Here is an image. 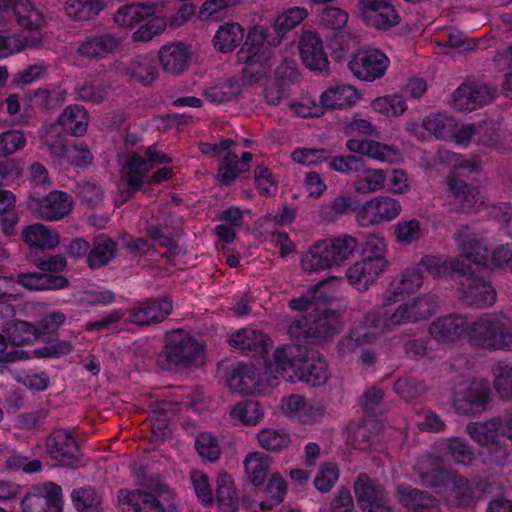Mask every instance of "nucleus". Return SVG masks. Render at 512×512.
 I'll return each mask as SVG.
<instances>
[{"label": "nucleus", "instance_id": "nucleus-1", "mask_svg": "<svg viewBox=\"0 0 512 512\" xmlns=\"http://www.w3.org/2000/svg\"><path fill=\"white\" fill-rule=\"evenodd\" d=\"M159 368L169 372H181L204 363V346L182 329L165 334L164 346L157 356Z\"/></svg>", "mask_w": 512, "mask_h": 512}, {"label": "nucleus", "instance_id": "nucleus-2", "mask_svg": "<svg viewBox=\"0 0 512 512\" xmlns=\"http://www.w3.org/2000/svg\"><path fill=\"white\" fill-rule=\"evenodd\" d=\"M468 343L486 351H512V321L504 314H485L470 323Z\"/></svg>", "mask_w": 512, "mask_h": 512}, {"label": "nucleus", "instance_id": "nucleus-3", "mask_svg": "<svg viewBox=\"0 0 512 512\" xmlns=\"http://www.w3.org/2000/svg\"><path fill=\"white\" fill-rule=\"evenodd\" d=\"M358 247V240L347 234L333 239L319 240L302 256V269L312 273L340 266L353 256Z\"/></svg>", "mask_w": 512, "mask_h": 512}, {"label": "nucleus", "instance_id": "nucleus-4", "mask_svg": "<svg viewBox=\"0 0 512 512\" xmlns=\"http://www.w3.org/2000/svg\"><path fill=\"white\" fill-rule=\"evenodd\" d=\"M171 162L168 155L148 148L144 155L137 153L130 155L121 169V178L118 182V194L115 202L122 205L130 200L143 186L145 175L152 169L154 163L164 164Z\"/></svg>", "mask_w": 512, "mask_h": 512}, {"label": "nucleus", "instance_id": "nucleus-5", "mask_svg": "<svg viewBox=\"0 0 512 512\" xmlns=\"http://www.w3.org/2000/svg\"><path fill=\"white\" fill-rule=\"evenodd\" d=\"M343 327L340 314L331 309H313L309 318L295 319L288 333L292 338L307 343H322L338 334Z\"/></svg>", "mask_w": 512, "mask_h": 512}, {"label": "nucleus", "instance_id": "nucleus-6", "mask_svg": "<svg viewBox=\"0 0 512 512\" xmlns=\"http://www.w3.org/2000/svg\"><path fill=\"white\" fill-rule=\"evenodd\" d=\"M154 494L140 490H120L118 501L125 512H173L177 506L174 495L164 484H157L153 489Z\"/></svg>", "mask_w": 512, "mask_h": 512}, {"label": "nucleus", "instance_id": "nucleus-7", "mask_svg": "<svg viewBox=\"0 0 512 512\" xmlns=\"http://www.w3.org/2000/svg\"><path fill=\"white\" fill-rule=\"evenodd\" d=\"M466 432L477 444L488 449L495 462L508 457V447L501 441V422L496 417L486 422L469 423Z\"/></svg>", "mask_w": 512, "mask_h": 512}, {"label": "nucleus", "instance_id": "nucleus-8", "mask_svg": "<svg viewBox=\"0 0 512 512\" xmlns=\"http://www.w3.org/2000/svg\"><path fill=\"white\" fill-rule=\"evenodd\" d=\"M22 512H62V488L45 482L33 485L21 501Z\"/></svg>", "mask_w": 512, "mask_h": 512}, {"label": "nucleus", "instance_id": "nucleus-9", "mask_svg": "<svg viewBox=\"0 0 512 512\" xmlns=\"http://www.w3.org/2000/svg\"><path fill=\"white\" fill-rule=\"evenodd\" d=\"M173 310V301L167 296L150 297L137 301L128 310L129 321L138 326H150L162 323Z\"/></svg>", "mask_w": 512, "mask_h": 512}, {"label": "nucleus", "instance_id": "nucleus-10", "mask_svg": "<svg viewBox=\"0 0 512 512\" xmlns=\"http://www.w3.org/2000/svg\"><path fill=\"white\" fill-rule=\"evenodd\" d=\"M358 10L366 25L380 31H388L401 22L392 0H358Z\"/></svg>", "mask_w": 512, "mask_h": 512}, {"label": "nucleus", "instance_id": "nucleus-11", "mask_svg": "<svg viewBox=\"0 0 512 512\" xmlns=\"http://www.w3.org/2000/svg\"><path fill=\"white\" fill-rule=\"evenodd\" d=\"M461 273L460 296L459 300L467 307L484 309L491 307L496 301V291L492 285L484 278L478 277L473 273Z\"/></svg>", "mask_w": 512, "mask_h": 512}, {"label": "nucleus", "instance_id": "nucleus-12", "mask_svg": "<svg viewBox=\"0 0 512 512\" xmlns=\"http://www.w3.org/2000/svg\"><path fill=\"white\" fill-rule=\"evenodd\" d=\"M389 65L388 56L376 48L359 50L348 64L355 77L369 82L382 78Z\"/></svg>", "mask_w": 512, "mask_h": 512}, {"label": "nucleus", "instance_id": "nucleus-13", "mask_svg": "<svg viewBox=\"0 0 512 512\" xmlns=\"http://www.w3.org/2000/svg\"><path fill=\"white\" fill-rule=\"evenodd\" d=\"M400 203L389 196H377L366 201L356 210L361 227H369L395 219L401 213Z\"/></svg>", "mask_w": 512, "mask_h": 512}, {"label": "nucleus", "instance_id": "nucleus-14", "mask_svg": "<svg viewBox=\"0 0 512 512\" xmlns=\"http://www.w3.org/2000/svg\"><path fill=\"white\" fill-rule=\"evenodd\" d=\"M354 492L364 512H392L386 491L366 473H360L356 478Z\"/></svg>", "mask_w": 512, "mask_h": 512}, {"label": "nucleus", "instance_id": "nucleus-15", "mask_svg": "<svg viewBox=\"0 0 512 512\" xmlns=\"http://www.w3.org/2000/svg\"><path fill=\"white\" fill-rule=\"evenodd\" d=\"M73 205L72 197L63 191H52L45 198H31V208L45 221H57L67 216Z\"/></svg>", "mask_w": 512, "mask_h": 512}, {"label": "nucleus", "instance_id": "nucleus-16", "mask_svg": "<svg viewBox=\"0 0 512 512\" xmlns=\"http://www.w3.org/2000/svg\"><path fill=\"white\" fill-rule=\"evenodd\" d=\"M47 452L63 466H74L80 460L75 438L64 429H55L47 438Z\"/></svg>", "mask_w": 512, "mask_h": 512}, {"label": "nucleus", "instance_id": "nucleus-17", "mask_svg": "<svg viewBox=\"0 0 512 512\" xmlns=\"http://www.w3.org/2000/svg\"><path fill=\"white\" fill-rule=\"evenodd\" d=\"M303 64L311 71H325L329 67L327 54L320 36L313 31H305L298 42Z\"/></svg>", "mask_w": 512, "mask_h": 512}, {"label": "nucleus", "instance_id": "nucleus-18", "mask_svg": "<svg viewBox=\"0 0 512 512\" xmlns=\"http://www.w3.org/2000/svg\"><path fill=\"white\" fill-rule=\"evenodd\" d=\"M329 375L328 363L323 355L306 347L304 359L296 370V379L311 387H317L324 385Z\"/></svg>", "mask_w": 512, "mask_h": 512}, {"label": "nucleus", "instance_id": "nucleus-19", "mask_svg": "<svg viewBox=\"0 0 512 512\" xmlns=\"http://www.w3.org/2000/svg\"><path fill=\"white\" fill-rule=\"evenodd\" d=\"M455 240L463 257L477 265L487 264L491 256L490 251L484 240L471 231L468 224L459 226L455 233Z\"/></svg>", "mask_w": 512, "mask_h": 512}, {"label": "nucleus", "instance_id": "nucleus-20", "mask_svg": "<svg viewBox=\"0 0 512 512\" xmlns=\"http://www.w3.org/2000/svg\"><path fill=\"white\" fill-rule=\"evenodd\" d=\"M123 38L114 33H101L86 37L77 52L85 57L105 58L121 50Z\"/></svg>", "mask_w": 512, "mask_h": 512}, {"label": "nucleus", "instance_id": "nucleus-21", "mask_svg": "<svg viewBox=\"0 0 512 512\" xmlns=\"http://www.w3.org/2000/svg\"><path fill=\"white\" fill-rule=\"evenodd\" d=\"M306 347L303 345H285L278 347L274 352V371L276 377H282L293 381L296 378V370L304 359Z\"/></svg>", "mask_w": 512, "mask_h": 512}, {"label": "nucleus", "instance_id": "nucleus-22", "mask_svg": "<svg viewBox=\"0 0 512 512\" xmlns=\"http://www.w3.org/2000/svg\"><path fill=\"white\" fill-rule=\"evenodd\" d=\"M229 344L240 352L255 357L268 352L270 339L259 330L244 328L231 335Z\"/></svg>", "mask_w": 512, "mask_h": 512}, {"label": "nucleus", "instance_id": "nucleus-23", "mask_svg": "<svg viewBox=\"0 0 512 512\" xmlns=\"http://www.w3.org/2000/svg\"><path fill=\"white\" fill-rule=\"evenodd\" d=\"M470 323L459 314H450L434 321L429 328L430 334L438 341L452 342L462 335L468 337Z\"/></svg>", "mask_w": 512, "mask_h": 512}, {"label": "nucleus", "instance_id": "nucleus-24", "mask_svg": "<svg viewBox=\"0 0 512 512\" xmlns=\"http://www.w3.org/2000/svg\"><path fill=\"white\" fill-rule=\"evenodd\" d=\"M191 55L190 48L183 43L164 45L158 53L163 70L174 76L180 75L188 69Z\"/></svg>", "mask_w": 512, "mask_h": 512}, {"label": "nucleus", "instance_id": "nucleus-25", "mask_svg": "<svg viewBox=\"0 0 512 512\" xmlns=\"http://www.w3.org/2000/svg\"><path fill=\"white\" fill-rule=\"evenodd\" d=\"M384 270L380 267V262H371L363 258L346 270V278L355 289L364 292L377 281Z\"/></svg>", "mask_w": 512, "mask_h": 512}, {"label": "nucleus", "instance_id": "nucleus-26", "mask_svg": "<svg viewBox=\"0 0 512 512\" xmlns=\"http://www.w3.org/2000/svg\"><path fill=\"white\" fill-rule=\"evenodd\" d=\"M431 315L430 304L426 300L418 298L413 302L399 305L393 313L388 315V318L392 329L404 324L417 323Z\"/></svg>", "mask_w": 512, "mask_h": 512}, {"label": "nucleus", "instance_id": "nucleus-27", "mask_svg": "<svg viewBox=\"0 0 512 512\" xmlns=\"http://www.w3.org/2000/svg\"><path fill=\"white\" fill-rule=\"evenodd\" d=\"M259 384L260 373L253 364L239 363L227 377L228 387L239 394L252 393Z\"/></svg>", "mask_w": 512, "mask_h": 512}, {"label": "nucleus", "instance_id": "nucleus-28", "mask_svg": "<svg viewBox=\"0 0 512 512\" xmlns=\"http://www.w3.org/2000/svg\"><path fill=\"white\" fill-rule=\"evenodd\" d=\"M272 57V53H262L255 57L238 58V61L243 64V82L253 85L268 78L273 65Z\"/></svg>", "mask_w": 512, "mask_h": 512}, {"label": "nucleus", "instance_id": "nucleus-29", "mask_svg": "<svg viewBox=\"0 0 512 512\" xmlns=\"http://www.w3.org/2000/svg\"><path fill=\"white\" fill-rule=\"evenodd\" d=\"M377 337L361 318L351 326L348 334L342 337L337 345L336 350L340 356H346L354 352L359 346L370 343Z\"/></svg>", "mask_w": 512, "mask_h": 512}, {"label": "nucleus", "instance_id": "nucleus-30", "mask_svg": "<svg viewBox=\"0 0 512 512\" xmlns=\"http://www.w3.org/2000/svg\"><path fill=\"white\" fill-rule=\"evenodd\" d=\"M449 196L459 204L461 211H469L479 200V191L472 184L458 177L455 173L446 179Z\"/></svg>", "mask_w": 512, "mask_h": 512}, {"label": "nucleus", "instance_id": "nucleus-31", "mask_svg": "<svg viewBox=\"0 0 512 512\" xmlns=\"http://www.w3.org/2000/svg\"><path fill=\"white\" fill-rule=\"evenodd\" d=\"M401 502L413 512H440V504L433 495L417 488L399 487Z\"/></svg>", "mask_w": 512, "mask_h": 512}, {"label": "nucleus", "instance_id": "nucleus-32", "mask_svg": "<svg viewBox=\"0 0 512 512\" xmlns=\"http://www.w3.org/2000/svg\"><path fill=\"white\" fill-rule=\"evenodd\" d=\"M416 472L426 487H441L447 479L443 461L437 456L429 455L421 458L417 463Z\"/></svg>", "mask_w": 512, "mask_h": 512}, {"label": "nucleus", "instance_id": "nucleus-33", "mask_svg": "<svg viewBox=\"0 0 512 512\" xmlns=\"http://www.w3.org/2000/svg\"><path fill=\"white\" fill-rule=\"evenodd\" d=\"M23 241L30 247L45 250L56 247L60 242L57 232L50 230L45 225L34 223L26 226L22 232Z\"/></svg>", "mask_w": 512, "mask_h": 512}, {"label": "nucleus", "instance_id": "nucleus-34", "mask_svg": "<svg viewBox=\"0 0 512 512\" xmlns=\"http://www.w3.org/2000/svg\"><path fill=\"white\" fill-rule=\"evenodd\" d=\"M215 499L220 512H237L239 509V496L235 490L234 482L228 473H220L216 480Z\"/></svg>", "mask_w": 512, "mask_h": 512}, {"label": "nucleus", "instance_id": "nucleus-35", "mask_svg": "<svg viewBox=\"0 0 512 512\" xmlns=\"http://www.w3.org/2000/svg\"><path fill=\"white\" fill-rule=\"evenodd\" d=\"M154 14L155 5L153 3H129L116 11L114 21L120 26L132 27Z\"/></svg>", "mask_w": 512, "mask_h": 512}, {"label": "nucleus", "instance_id": "nucleus-36", "mask_svg": "<svg viewBox=\"0 0 512 512\" xmlns=\"http://www.w3.org/2000/svg\"><path fill=\"white\" fill-rule=\"evenodd\" d=\"M117 243L106 235L95 238L92 248L87 255V264L91 269H98L107 265L115 258Z\"/></svg>", "mask_w": 512, "mask_h": 512}, {"label": "nucleus", "instance_id": "nucleus-37", "mask_svg": "<svg viewBox=\"0 0 512 512\" xmlns=\"http://www.w3.org/2000/svg\"><path fill=\"white\" fill-rule=\"evenodd\" d=\"M359 99L357 90L350 85H340L327 89L321 95V103L327 109H344L354 105Z\"/></svg>", "mask_w": 512, "mask_h": 512}, {"label": "nucleus", "instance_id": "nucleus-38", "mask_svg": "<svg viewBox=\"0 0 512 512\" xmlns=\"http://www.w3.org/2000/svg\"><path fill=\"white\" fill-rule=\"evenodd\" d=\"M272 33L269 28L256 25L252 27L247 35L241 49L237 52V58L255 57L262 53H272L264 48V43L270 40Z\"/></svg>", "mask_w": 512, "mask_h": 512}, {"label": "nucleus", "instance_id": "nucleus-39", "mask_svg": "<svg viewBox=\"0 0 512 512\" xmlns=\"http://www.w3.org/2000/svg\"><path fill=\"white\" fill-rule=\"evenodd\" d=\"M12 12L17 24L26 30H36L44 22L42 12L29 0H15Z\"/></svg>", "mask_w": 512, "mask_h": 512}, {"label": "nucleus", "instance_id": "nucleus-40", "mask_svg": "<svg viewBox=\"0 0 512 512\" xmlns=\"http://www.w3.org/2000/svg\"><path fill=\"white\" fill-rule=\"evenodd\" d=\"M63 130L73 136H82L86 133L88 114L84 107L71 105L64 109L58 118Z\"/></svg>", "mask_w": 512, "mask_h": 512}, {"label": "nucleus", "instance_id": "nucleus-41", "mask_svg": "<svg viewBox=\"0 0 512 512\" xmlns=\"http://www.w3.org/2000/svg\"><path fill=\"white\" fill-rule=\"evenodd\" d=\"M243 38V27L239 23L228 22L218 28L213 38V44L216 50L229 53L242 42Z\"/></svg>", "mask_w": 512, "mask_h": 512}, {"label": "nucleus", "instance_id": "nucleus-42", "mask_svg": "<svg viewBox=\"0 0 512 512\" xmlns=\"http://www.w3.org/2000/svg\"><path fill=\"white\" fill-rule=\"evenodd\" d=\"M271 462V458L262 452L249 453L244 460L248 481L256 487L264 484Z\"/></svg>", "mask_w": 512, "mask_h": 512}, {"label": "nucleus", "instance_id": "nucleus-43", "mask_svg": "<svg viewBox=\"0 0 512 512\" xmlns=\"http://www.w3.org/2000/svg\"><path fill=\"white\" fill-rule=\"evenodd\" d=\"M423 284V275L419 267L407 268L398 281L390 285V292L395 301L419 290Z\"/></svg>", "mask_w": 512, "mask_h": 512}, {"label": "nucleus", "instance_id": "nucleus-44", "mask_svg": "<svg viewBox=\"0 0 512 512\" xmlns=\"http://www.w3.org/2000/svg\"><path fill=\"white\" fill-rule=\"evenodd\" d=\"M25 98L32 109L40 111L56 110L64 102L62 93L48 88L30 90L25 94Z\"/></svg>", "mask_w": 512, "mask_h": 512}, {"label": "nucleus", "instance_id": "nucleus-45", "mask_svg": "<svg viewBox=\"0 0 512 512\" xmlns=\"http://www.w3.org/2000/svg\"><path fill=\"white\" fill-rule=\"evenodd\" d=\"M420 269H423L433 276L434 278H441L447 276L451 271L457 273H465L466 265L460 261H451L448 262L440 257L433 255H425L418 266Z\"/></svg>", "mask_w": 512, "mask_h": 512}, {"label": "nucleus", "instance_id": "nucleus-46", "mask_svg": "<svg viewBox=\"0 0 512 512\" xmlns=\"http://www.w3.org/2000/svg\"><path fill=\"white\" fill-rule=\"evenodd\" d=\"M104 8L101 0H66L64 11L77 21H88L96 17Z\"/></svg>", "mask_w": 512, "mask_h": 512}, {"label": "nucleus", "instance_id": "nucleus-47", "mask_svg": "<svg viewBox=\"0 0 512 512\" xmlns=\"http://www.w3.org/2000/svg\"><path fill=\"white\" fill-rule=\"evenodd\" d=\"M71 498L78 512H103V497L94 487L75 489Z\"/></svg>", "mask_w": 512, "mask_h": 512}, {"label": "nucleus", "instance_id": "nucleus-48", "mask_svg": "<svg viewBox=\"0 0 512 512\" xmlns=\"http://www.w3.org/2000/svg\"><path fill=\"white\" fill-rule=\"evenodd\" d=\"M127 73L136 81L150 85L158 76L157 67L152 58L148 56H137L129 64Z\"/></svg>", "mask_w": 512, "mask_h": 512}, {"label": "nucleus", "instance_id": "nucleus-49", "mask_svg": "<svg viewBox=\"0 0 512 512\" xmlns=\"http://www.w3.org/2000/svg\"><path fill=\"white\" fill-rule=\"evenodd\" d=\"M451 483L448 502L457 507L469 506L474 500L473 484L461 475H453Z\"/></svg>", "mask_w": 512, "mask_h": 512}, {"label": "nucleus", "instance_id": "nucleus-50", "mask_svg": "<svg viewBox=\"0 0 512 512\" xmlns=\"http://www.w3.org/2000/svg\"><path fill=\"white\" fill-rule=\"evenodd\" d=\"M66 316L61 312H53L42 318L36 326L28 322H19L18 328L29 335L40 337L46 334L55 333L60 325L64 323Z\"/></svg>", "mask_w": 512, "mask_h": 512}, {"label": "nucleus", "instance_id": "nucleus-51", "mask_svg": "<svg viewBox=\"0 0 512 512\" xmlns=\"http://www.w3.org/2000/svg\"><path fill=\"white\" fill-rule=\"evenodd\" d=\"M326 282L321 281L312 287L306 295L293 298L289 301V307L296 311H306L310 308H317L328 302L329 296L323 291Z\"/></svg>", "mask_w": 512, "mask_h": 512}, {"label": "nucleus", "instance_id": "nucleus-52", "mask_svg": "<svg viewBox=\"0 0 512 512\" xmlns=\"http://www.w3.org/2000/svg\"><path fill=\"white\" fill-rule=\"evenodd\" d=\"M466 407H461L465 413L476 414L486 409L489 402V389L483 386H471L463 393Z\"/></svg>", "mask_w": 512, "mask_h": 512}, {"label": "nucleus", "instance_id": "nucleus-53", "mask_svg": "<svg viewBox=\"0 0 512 512\" xmlns=\"http://www.w3.org/2000/svg\"><path fill=\"white\" fill-rule=\"evenodd\" d=\"M494 387L503 399H512V362L499 361L493 368Z\"/></svg>", "mask_w": 512, "mask_h": 512}, {"label": "nucleus", "instance_id": "nucleus-54", "mask_svg": "<svg viewBox=\"0 0 512 512\" xmlns=\"http://www.w3.org/2000/svg\"><path fill=\"white\" fill-rule=\"evenodd\" d=\"M394 390L401 398L412 400L424 395L427 391V386L423 380L406 375L395 381Z\"/></svg>", "mask_w": 512, "mask_h": 512}, {"label": "nucleus", "instance_id": "nucleus-55", "mask_svg": "<svg viewBox=\"0 0 512 512\" xmlns=\"http://www.w3.org/2000/svg\"><path fill=\"white\" fill-rule=\"evenodd\" d=\"M394 235L399 243L411 245L423 237V228L417 219L401 220L394 226Z\"/></svg>", "mask_w": 512, "mask_h": 512}, {"label": "nucleus", "instance_id": "nucleus-56", "mask_svg": "<svg viewBox=\"0 0 512 512\" xmlns=\"http://www.w3.org/2000/svg\"><path fill=\"white\" fill-rule=\"evenodd\" d=\"M233 418L244 425H256L264 415L260 404L253 400H247L236 404L231 412Z\"/></svg>", "mask_w": 512, "mask_h": 512}, {"label": "nucleus", "instance_id": "nucleus-57", "mask_svg": "<svg viewBox=\"0 0 512 512\" xmlns=\"http://www.w3.org/2000/svg\"><path fill=\"white\" fill-rule=\"evenodd\" d=\"M259 445L268 451L280 452L286 449L290 443V436L280 430L263 429L257 434Z\"/></svg>", "mask_w": 512, "mask_h": 512}, {"label": "nucleus", "instance_id": "nucleus-58", "mask_svg": "<svg viewBox=\"0 0 512 512\" xmlns=\"http://www.w3.org/2000/svg\"><path fill=\"white\" fill-rule=\"evenodd\" d=\"M447 454L457 464L470 465L474 458L475 453L468 444V442L460 437H451L447 439Z\"/></svg>", "mask_w": 512, "mask_h": 512}, {"label": "nucleus", "instance_id": "nucleus-59", "mask_svg": "<svg viewBox=\"0 0 512 512\" xmlns=\"http://www.w3.org/2000/svg\"><path fill=\"white\" fill-rule=\"evenodd\" d=\"M423 127L438 139H446L452 134L454 119L444 114H431L424 118Z\"/></svg>", "mask_w": 512, "mask_h": 512}, {"label": "nucleus", "instance_id": "nucleus-60", "mask_svg": "<svg viewBox=\"0 0 512 512\" xmlns=\"http://www.w3.org/2000/svg\"><path fill=\"white\" fill-rule=\"evenodd\" d=\"M385 254L386 244L384 239L375 234L368 235L363 246V258L371 262H380V267L385 269L387 266Z\"/></svg>", "mask_w": 512, "mask_h": 512}, {"label": "nucleus", "instance_id": "nucleus-61", "mask_svg": "<svg viewBox=\"0 0 512 512\" xmlns=\"http://www.w3.org/2000/svg\"><path fill=\"white\" fill-rule=\"evenodd\" d=\"M195 448L198 454L209 462L217 461L221 455L218 440L208 432H203L197 436Z\"/></svg>", "mask_w": 512, "mask_h": 512}, {"label": "nucleus", "instance_id": "nucleus-62", "mask_svg": "<svg viewBox=\"0 0 512 512\" xmlns=\"http://www.w3.org/2000/svg\"><path fill=\"white\" fill-rule=\"evenodd\" d=\"M348 13L338 7L327 6L319 14V24L324 29L341 30L348 22Z\"/></svg>", "mask_w": 512, "mask_h": 512}, {"label": "nucleus", "instance_id": "nucleus-63", "mask_svg": "<svg viewBox=\"0 0 512 512\" xmlns=\"http://www.w3.org/2000/svg\"><path fill=\"white\" fill-rule=\"evenodd\" d=\"M385 180L386 175L383 170L369 169L355 182V190L362 194L375 192L384 187Z\"/></svg>", "mask_w": 512, "mask_h": 512}, {"label": "nucleus", "instance_id": "nucleus-64", "mask_svg": "<svg viewBox=\"0 0 512 512\" xmlns=\"http://www.w3.org/2000/svg\"><path fill=\"white\" fill-rule=\"evenodd\" d=\"M109 94L110 87L103 83H84L77 88L78 98L93 104L104 102Z\"/></svg>", "mask_w": 512, "mask_h": 512}]
</instances>
